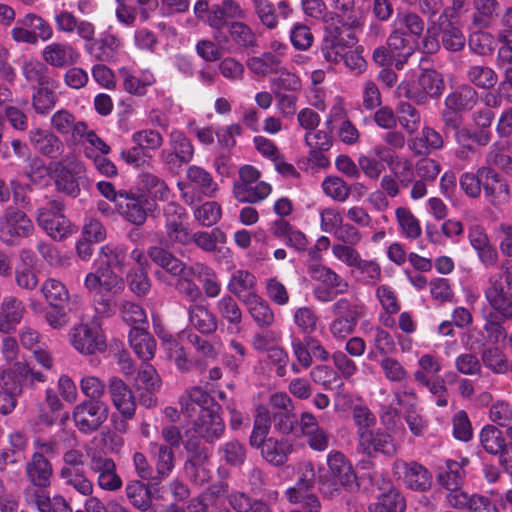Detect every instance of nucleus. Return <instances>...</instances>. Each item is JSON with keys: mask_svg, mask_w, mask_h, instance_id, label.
I'll use <instances>...</instances> for the list:
<instances>
[{"mask_svg": "<svg viewBox=\"0 0 512 512\" xmlns=\"http://www.w3.org/2000/svg\"><path fill=\"white\" fill-rule=\"evenodd\" d=\"M329 476L319 474L318 482L323 493H332L343 488L352 492L358 489L357 477L350 461L339 451H332L327 456Z\"/></svg>", "mask_w": 512, "mask_h": 512, "instance_id": "obj_1", "label": "nucleus"}, {"mask_svg": "<svg viewBox=\"0 0 512 512\" xmlns=\"http://www.w3.org/2000/svg\"><path fill=\"white\" fill-rule=\"evenodd\" d=\"M195 17L211 27L219 35L229 19H246V11L235 0H223L209 5L207 0H198L193 8Z\"/></svg>", "mask_w": 512, "mask_h": 512, "instance_id": "obj_2", "label": "nucleus"}, {"mask_svg": "<svg viewBox=\"0 0 512 512\" xmlns=\"http://www.w3.org/2000/svg\"><path fill=\"white\" fill-rule=\"evenodd\" d=\"M48 169L55 176L57 191L68 196L77 197L80 194L81 187L87 189L89 186L85 167L80 161L69 160V157H67L51 162Z\"/></svg>", "mask_w": 512, "mask_h": 512, "instance_id": "obj_3", "label": "nucleus"}, {"mask_svg": "<svg viewBox=\"0 0 512 512\" xmlns=\"http://www.w3.org/2000/svg\"><path fill=\"white\" fill-rule=\"evenodd\" d=\"M260 178V172L253 166L245 165L239 170V181L234 183L233 193L239 202L257 203L271 193V186L266 182L253 183Z\"/></svg>", "mask_w": 512, "mask_h": 512, "instance_id": "obj_4", "label": "nucleus"}, {"mask_svg": "<svg viewBox=\"0 0 512 512\" xmlns=\"http://www.w3.org/2000/svg\"><path fill=\"white\" fill-rule=\"evenodd\" d=\"M0 225V238L13 245L20 238H29L34 233V224L27 214L18 207L8 206Z\"/></svg>", "mask_w": 512, "mask_h": 512, "instance_id": "obj_5", "label": "nucleus"}, {"mask_svg": "<svg viewBox=\"0 0 512 512\" xmlns=\"http://www.w3.org/2000/svg\"><path fill=\"white\" fill-rule=\"evenodd\" d=\"M108 413L109 406L104 401L85 400L74 408L73 419L80 432L89 434L102 426Z\"/></svg>", "mask_w": 512, "mask_h": 512, "instance_id": "obj_6", "label": "nucleus"}, {"mask_svg": "<svg viewBox=\"0 0 512 512\" xmlns=\"http://www.w3.org/2000/svg\"><path fill=\"white\" fill-rule=\"evenodd\" d=\"M333 24H335L333 21L325 24L324 36L319 48V55L329 64L340 62L345 56L346 49L351 48L349 42L351 41L354 44L357 41L354 33L347 35L349 41L345 40L343 37L344 28Z\"/></svg>", "mask_w": 512, "mask_h": 512, "instance_id": "obj_7", "label": "nucleus"}, {"mask_svg": "<svg viewBox=\"0 0 512 512\" xmlns=\"http://www.w3.org/2000/svg\"><path fill=\"white\" fill-rule=\"evenodd\" d=\"M234 21L228 22L225 25L227 28V36H223L220 40L217 33L214 35V39L219 43H232L234 48L247 55L255 54L259 49V41L254 30L245 22L238 21L239 19H233Z\"/></svg>", "mask_w": 512, "mask_h": 512, "instance_id": "obj_8", "label": "nucleus"}, {"mask_svg": "<svg viewBox=\"0 0 512 512\" xmlns=\"http://www.w3.org/2000/svg\"><path fill=\"white\" fill-rule=\"evenodd\" d=\"M222 408L213 405V408L201 409L198 418L194 421L192 430L207 443L219 440L225 432V423L220 416Z\"/></svg>", "mask_w": 512, "mask_h": 512, "instance_id": "obj_9", "label": "nucleus"}, {"mask_svg": "<svg viewBox=\"0 0 512 512\" xmlns=\"http://www.w3.org/2000/svg\"><path fill=\"white\" fill-rule=\"evenodd\" d=\"M147 255L152 262L172 276L180 277L178 281L193 282L195 271L193 266H187L168 249L162 246H150Z\"/></svg>", "mask_w": 512, "mask_h": 512, "instance_id": "obj_10", "label": "nucleus"}, {"mask_svg": "<svg viewBox=\"0 0 512 512\" xmlns=\"http://www.w3.org/2000/svg\"><path fill=\"white\" fill-rule=\"evenodd\" d=\"M73 347L84 355H93L106 350V341L98 327L80 324L71 331Z\"/></svg>", "mask_w": 512, "mask_h": 512, "instance_id": "obj_11", "label": "nucleus"}, {"mask_svg": "<svg viewBox=\"0 0 512 512\" xmlns=\"http://www.w3.org/2000/svg\"><path fill=\"white\" fill-rule=\"evenodd\" d=\"M358 435L359 448L369 457H374L377 453L392 457L397 452L394 438L384 431L363 430Z\"/></svg>", "mask_w": 512, "mask_h": 512, "instance_id": "obj_12", "label": "nucleus"}, {"mask_svg": "<svg viewBox=\"0 0 512 512\" xmlns=\"http://www.w3.org/2000/svg\"><path fill=\"white\" fill-rule=\"evenodd\" d=\"M108 392L115 408L125 419L135 415L136 400L131 388L119 377L112 376L108 380Z\"/></svg>", "mask_w": 512, "mask_h": 512, "instance_id": "obj_13", "label": "nucleus"}, {"mask_svg": "<svg viewBox=\"0 0 512 512\" xmlns=\"http://www.w3.org/2000/svg\"><path fill=\"white\" fill-rule=\"evenodd\" d=\"M89 467L97 476V483L101 489L116 491L121 488L122 480L116 472V464L112 458L94 455Z\"/></svg>", "mask_w": 512, "mask_h": 512, "instance_id": "obj_14", "label": "nucleus"}, {"mask_svg": "<svg viewBox=\"0 0 512 512\" xmlns=\"http://www.w3.org/2000/svg\"><path fill=\"white\" fill-rule=\"evenodd\" d=\"M145 202H147V200L142 196L121 190L117 208L127 221L136 226H141L147 219V209L144 207Z\"/></svg>", "mask_w": 512, "mask_h": 512, "instance_id": "obj_15", "label": "nucleus"}, {"mask_svg": "<svg viewBox=\"0 0 512 512\" xmlns=\"http://www.w3.org/2000/svg\"><path fill=\"white\" fill-rule=\"evenodd\" d=\"M333 7L335 11L327 13L325 24L333 21L335 26L348 30L356 29L362 25L355 9V0H333Z\"/></svg>", "mask_w": 512, "mask_h": 512, "instance_id": "obj_16", "label": "nucleus"}, {"mask_svg": "<svg viewBox=\"0 0 512 512\" xmlns=\"http://www.w3.org/2000/svg\"><path fill=\"white\" fill-rule=\"evenodd\" d=\"M29 141L43 156L51 159H59L63 156L65 146L53 133L33 128L29 131Z\"/></svg>", "mask_w": 512, "mask_h": 512, "instance_id": "obj_17", "label": "nucleus"}, {"mask_svg": "<svg viewBox=\"0 0 512 512\" xmlns=\"http://www.w3.org/2000/svg\"><path fill=\"white\" fill-rule=\"evenodd\" d=\"M26 476L29 482L37 488H47L50 486L53 475L52 464L42 453H33L31 459L25 466Z\"/></svg>", "mask_w": 512, "mask_h": 512, "instance_id": "obj_18", "label": "nucleus"}, {"mask_svg": "<svg viewBox=\"0 0 512 512\" xmlns=\"http://www.w3.org/2000/svg\"><path fill=\"white\" fill-rule=\"evenodd\" d=\"M36 222L55 241H62L72 233L71 223L65 215L37 211Z\"/></svg>", "mask_w": 512, "mask_h": 512, "instance_id": "obj_19", "label": "nucleus"}, {"mask_svg": "<svg viewBox=\"0 0 512 512\" xmlns=\"http://www.w3.org/2000/svg\"><path fill=\"white\" fill-rule=\"evenodd\" d=\"M480 179L485 196L493 203L495 199L506 201L510 190L508 182L491 167L480 168Z\"/></svg>", "mask_w": 512, "mask_h": 512, "instance_id": "obj_20", "label": "nucleus"}, {"mask_svg": "<svg viewBox=\"0 0 512 512\" xmlns=\"http://www.w3.org/2000/svg\"><path fill=\"white\" fill-rule=\"evenodd\" d=\"M41 56L45 63L56 68L68 67L77 60V54L73 47L59 42L44 47L41 51Z\"/></svg>", "mask_w": 512, "mask_h": 512, "instance_id": "obj_21", "label": "nucleus"}, {"mask_svg": "<svg viewBox=\"0 0 512 512\" xmlns=\"http://www.w3.org/2000/svg\"><path fill=\"white\" fill-rule=\"evenodd\" d=\"M25 307L23 302L15 296L5 297L0 306V331L10 333L20 323Z\"/></svg>", "mask_w": 512, "mask_h": 512, "instance_id": "obj_22", "label": "nucleus"}, {"mask_svg": "<svg viewBox=\"0 0 512 512\" xmlns=\"http://www.w3.org/2000/svg\"><path fill=\"white\" fill-rule=\"evenodd\" d=\"M293 451L294 447L290 441L269 437L261 449V455L268 463L280 467L286 464Z\"/></svg>", "mask_w": 512, "mask_h": 512, "instance_id": "obj_23", "label": "nucleus"}, {"mask_svg": "<svg viewBox=\"0 0 512 512\" xmlns=\"http://www.w3.org/2000/svg\"><path fill=\"white\" fill-rule=\"evenodd\" d=\"M345 116L344 110L341 107H333L330 118L326 122L328 131L319 130L316 133H307L305 135V142L310 148L318 149L320 151H327L332 146V137L330 132L333 130V121L341 120Z\"/></svg>", "mask_w": 512, "mask_h": 512, "instance_id": "obj_24", "label": "nucleus"}, {"mask_svg": "<svg viewBox=\"0 0 512 512\" xmlns=\"http://www.w3.org/2000/svg\"><path fill=\"white\" fill-rule=\"evenodd\" d=\"M244 304L259 327H269L274 322V314L267 301L260 298L255 292L247 293Z\"/></svg>", "mask_w": 512, "mask_h": 512, "instance_id": "obj_25", "label": "nucleus"}, {"mask_svg": "<svg viewBox=\"0 0 512 512\" xmlns=\"http://www.w3.org/2000/svg\"><path fill=\"white\" fill-rule=\"evenodd\" d=\"M130 346L137 356L149 361L154 357L156 349L155 339L144 329L134 326L129 332Z\"/></svg>", "mask_w": 512, "mask_h": 512, "instance_id": "obj_26", "label": "nucleus"}, {"mask_svg": "<svg viewBox=\"0 0 512 512\" xmlns=\"http://www.w3.org/2000/svg\"><path fill=\"white\" fill-rule=\"evenodd\" d=\"M478 102V92L470 85H460L449 93L444 101L447 106L464 113L472 110Z\"/></svg>", "mask_w": 512, "mask_h": 512, "instance_id": "obj_27", "label": "nucleus"}, {"mask_svg": "<svg viewBox=\"0 0 512 512\" xmlns=\"http://www.w3.org/2000/svg\"><path fill=\"white\" fill-rule=\"evenodd\" d=\"M0 384L3 388L0 391V413L7 414L16 406V397L22 394L21 385L17 384L12 376L5 369L0 372Z\"/></svg>", "mask_w": 512, "mask_h": 512, "instance_id": "obj_28", "label": "nucleus"}, {"mask_svg": "<svg viewBox=\"0 0 512 512\" xmlns=\"http://www.w3.org/2000/svg\"><path fill=\"white\" fill-rule=\"evenodd\" d=\"M191 324L202 334H212L217 329V320L204 305L194 304L188 308Z\"/></svg>", "mask_w": 512, "mask_h": 512, "instance_id": "obj_29", "label": "nucleus"}, {"mask_svg": "<svg viewBox=\"0 0 512 512\" xmlns=\"http://www.w3.org/2000/svg\"><path fill=\"white\" fill-rule=\"evenodd\" d=\"M125 494L130 504L138 510L147 511L152 506L149 486L140 480H131L125 486Z\"/></svg>", "mask_w": 512, "mask_h": 512, "instance_id": "obj_30", "label": "nucleus"}, {"mask_svg": "<svg viewBox=\"0 0 512 512\" xmlns=\"http://www.w3.org/2000/svg\"><path fill=\"white\" fill-rule=\"evenodd\" d=\"M404 480L406 485L415 491H426L432 485L431 473L416 462H411L406 466Z\"/></svg>", "mask_w": 512, "mask_h": 512, "instance_id": "obj_31", "label": "nucleus"}, {"mask_svg": "<svg viewBox=\"0 0 512 512\" xmlns=\"http://www.w3.org/2000/svg\"><path fill=\"white\" fill-rule=\"evenodd\" d=\"M308 273L312 279L320 281L331 288H336V293H344L348 289V283L326 266L312 264L308 267Z\"/></svg>", "mask_w": 512, "mask_h": 512, "instance_id": "obj_32", "label": "nucleus"}, {"mask_svg": "<svg viewBox=\"0 0 512 512\" xmlns=\"http://www.w3.org/2000/svg\"><path fill=\"white\" fill-rule=\"evenodd\" d=\"M449 139L460 146L468 147L469 151H474L473 147L468 142L473 141L480 146H485L491 140V133L490 131H473L461 125L459 128L449 133Z\"/></svg>", "mask_w": 512, "mask_h": 512, "instance_id": "obj_33", "label": "nucleus"}, {"mask_svg": "<svg viewBox=\"0 0 512 512\" xmlns=\"http://www.w3.org/2000/svg\"><path fill=\"white\" fill-rule=\"evenodd\" d=\"M209 456L187 458L184 464V471L187 477L196 485H203L211 478V472L207 468Z\"/></svg>", "mask_w": 512, "mask_h": 512, "instance_id": "obj_34", "label": "nucleus"}, {"mask_svg": "<svg viewBox=\"0 0 512 512\" xmlns=\"http://www.w3.org/2000/svg\"><path fill=\"white\" fill-rule=\"evenodd\" d=\"M40 292L50 306L67 305L69 300V292L65 285L54 278L46 279L40 287Z\"/></svg>", "mask_w": 512, "mask_h": 512, "instance_id": "obj_35", "label": "nucleus"}, {"mask_svg": "<svg viewBox=\"0 0 512 512\" xmlns=\"http://www.w3.org/2000/svg\"><path fill=\"white\" fill-rule=\"evenodd\" d=\"M255 277L249 271L236 270L228 283V290L244 303L245 296L254 291Z\"/></svg>", "mask_w": 512, "mask_h": 512, "instance_id": "obj_36", "label": "nucleus"}, {"mask_svg": "<svg viewBox=\"0 0 512 512\" xmlns=\"http://www.w3.org/2000/svg\"><path fill=\"white\" fill-rule=\"evenodd\" d=\"M405 509V499L395 489L382 494L376 503L369 506L370 512H404Z\"/></svg>", "mask_w": 512, "mask_h": 512, "instance_id": "obj_37", "label": "nucleus"}, {"mask_svg": "<svg viewBox=\"0 0 512 512\" xmlns=\"http://www.w3.org/2000/svg\"><path fill=\"white\" fill-rule=\"evenodd\" d=\"M247 67L254 74L265 76L270 73H277L281 69V59L271 52H265L260 57L249 58Z\"/></svg>", "mask_w": 512, "mask_h": 512, "instance_id": "obj_38", "label": "nucleus"}, {"mask_svg": "<svg viewBox=\"0 0 512 512\" xmlns=\"http://www.w3.org/2000/svg\"><path fill=\"white\" fill-rule=\"evenodd\" d=\"M418 83L421 89L433 99H438L445 89L442 74L432 68L424 69L418 78Z\"/></svg>", "mask_w": 512, "mask_h": 512, "instance_id": "obj_39", "label": "nucleus"}, {"mask_svg": "<svg viewBox=\"0 0 512 512\" xmlns=\"http://www.w3.org/2000/svg\"><path fill=\"white\" fill-rule=\"evenodd\" d=\"M480 442L487 453L499 455L503 452L506 440L501 430L495 426L487 425L480 433Z\"/></svg>", "mask_w": 512, "mask_h": 512, "instance_id": "obj_40", "label": "nucleus"}, {"mask_svg": "<svg viewBox=\"0 0 512 512\" xmlns=\"http://www.w3.org/2000/svg\"><path fill=\"white\" fill-rule=\"evenodd\" d=\"M17 384L21 385V389L28 383L33 385L35 381L44 382L45 375L39 371H34L29 364L25 362H15L12 367L6 369Z\"/></svg>", "mask_w": 512, "mask_h": 512, "instance_id": "obj_41", "label": "nucleus"}, {"mask_svg": "<svg viewBox=\"0 0 512 512\" xmlns=\"http://www.w3.org/2000/svg\"><path fill=\"white\" fill-rule=\"evenodd\" d=\"M187 178L196 184L201 192L208 197H213L218 190L217 183L213 180L211 174L199 166L193 165L188 167Z\"/></svg>", "mask_w": 512, "mask_h": 512, "instance_id": "obj_42", "label": "nucleus"}, {"mask_svg": "<svg viewBox=\"0 0 512 512\" xmlns=\"http://www.w3.org/2000/svg\"><path fill=\"white\" fill-rule=\"evenodd\" d=\"M467 79L475 86L482 89H490L497 83L495 71L483 65H472L467 70Z\"/></svg>", "mask_w": 512, "mask_h": 512, "instance_id": "obj_43", "label": "nucleus"}, {"mask_svg": "<svg viewBox=\"0 0 512 512\" xmlns=\"http://www.w3.org/2000/svg\"><path fill=\"white\" fill-rule=\"evenodd\" d=\"M60 478L66 485L73 487L77 492L81 493L82 495L88 496L93 492V484L84 475L83 469L74 471L61 469Z\"/></svg>", "mask_w": 512, "mask_h": 512, "instance_id": "obj_44", "label": "nucleus"}, {"mask_svg": "<svg viewBox=\"0 0 512 512\" xmlns=\"http://www.w3.org/2000/svg\"><path fill=\"white\" fill-rule=\"evenodd\" d=\"M473 6L476 13L472 22L478 27H487L489 20L497 15L499 2L497 0H473Z\"/></svg>", "mask_w": 512, "mask_h": 512, "instance_id": "obj_45", "label": "nucleus"}, {"mask_svg": "<svg viewBox=\"0 0 512 512\" xmlns=\"http://www.w3.org/2000/svg\"><path fill=\"white\" fill-rule=\"evenodd\" d=\"M408 396H410L413 400L415 399V394L412 392L411 393L404 392L403 395H400L397 393L396 394L397 403L401 406H403V405L407 406V411H406V415H405L406 423H407L410 431L414 435L419 436L423 433V429L425 427V421L414 410V405H415L414 402L409 403V402L405 401L404 398L408 397Z\"/></svg>", "mask_w": 512, "mask_h": 512, "instance_id": "obj_46", "label": "nucleus"}, {"mask_svg": "<svg viewBox=\"0 0 512 512\" xmlns=\"http://www.w3.org/2000/svg\"><path fill=\"white\" fill-rule=\"evenodd\" d=\"M216 307L223 320L235 327L240 325L242 321V311L231 296L226 295L222 297L216 304Z\"/></svg>", "mask_w": 512, "mask_h": 512, "instance_id": "obj_47", "label": "nucleus"}, {"mask_svg": "<svg viewBox=\"0 0 512 512\" xmlns=\"http://www.w3.org/2000/svg\"><path fill=\"white\" fill-rule=\"evenodd\" d=\"M395 214L402 233L407 238L417 239L421 235L420 223L409 209L399 207L396 209Z\"/></svg>", "mask_w": 512, "mask_h": 512, "instance_id": "obj_48", "label": "nucleus"}, {"mask_svg": "<svg viewBox=\"0 0 512 512\" xmlns=\"http://www.w3.org/2000/svg\"><path fill=\"white\" fill-rule=\"evenodd\" d=\"M169 144L171 150L178 155L181 161L189 163L193 159L194 147L183 132L178 130L172 131L169 136Z\"/></svg>", "mask_w": 512, "mask_h": 512, "instance_id": "obj_49", "label": "nucleus"}, {"mask_svg": "<svg viewBox=\"0 0 512 512\" xmlns=\"http://www.w3.org/2000/svg\"><path fill=\"white\" fill-rule=\"evenodd\" d=\"M18 22L22 26L30 28L36 34L37 40L47 41L53 36V29L50 24L36 14L28 13Z\"/></svg>", "mask_w": 512, "mask_h": 512, "instance_id": "obj_50", "label": "nucleus"}, {"mask_svg": "<svg viewBox=\"0 0 512 512\" xmlns=\"http://www.w3.org/2000/svg\"><path fill=\"white\" fill-rule=\"evenodd\" d=\"M156 452V469L157 480L161 481L167 477L174 467V452L171 447L167 445H155Z\"/></svg>", "mask_w": 512, "mask_h": 512, "instance_id": "obj_51", "label": "nucleus"}, {"mask_svg": "<svg viewBox=\"0 0 512 512\" xmlns=\"http://www.w3.org/2000/svg\"><path fill=\"white\" fill-rule=\"evenodd\" d=\"M126 281L130 290L137 296H145L150 291L151 283L144 267L130 270Z\"/></svg>", "mask_w": 512, "mask_h": 512, "instance_id": "obj_52", "label": "nucleus"}, {"mask_svg": "<svg viewBox=\"0 0 512 512\" xmlns=\"http://www.w3.org/2000/svg\"><path fill=\"white\" fill-rule=\"evenodd\" d=\"M356 299L341 298L332 306V313L335 317L357 322L362 315L361 306Z\"/></svg>", "mask_w": 512, "mask_h": 512, "instance_id": "obj_53", "label": "nucleus"}, {"mask_svg": "<svg viewBox=\"0 0 512 512\" xmlns=\"http://www.w3.org/2000/svg\"><path fill=\"white\" fill-rule=\"evenodd\" d=\"M486 298H512V277L494 275L490 278V286L486 290Z\"/></svg>", "mask_w": 512, "mask_h": 512, "instance_id": "obj_54", "label": "nucleus"}, {"mask_svg": "<svg viewBox=\"0 0 512 512\" xmlns=\"http://www.w3.org/2000/svg\"><path fill=\"white\" fill-rule=\"evenodd\" d=\"M141 182L153 198L166 201L170 195V189L164 180L154 174L144 172L140 175Z\"/></svg>", "mask_w": 512, "mask_h": 512, "instance_id": "obj_55", "label": "nucleus"}, {"mask_svg": "<svg viewBox=\"0 0 512 512\" xmlns=\"http://www.w3.org/2000/svg\"><path fill=\"white\" fill-rule=\"evenodd\" d=\"M387 44L391 51L398 52V56L404 58L405 61L414 53V45L410 43L406 32L400 29H396L390 34Z\"/></svg>", "mask_w": 512, "mask_h": 512, "instance_id": "obj_56", "label": "nucleus"}, {"mask_svg": "<svg viewBox=\"0 0 512 512\" xmlns=\"http://www.w3.org/2000/svg\"><path fill=\"white\" fill-rule=\"evenodd\" d=\"M324 192L334 200L344 202L350 195L351 188L337 176H328L322 183Z\"/></svg>", "mask_w": 512, "mask_h": 512, "instance_id": "obj_57", "label": "nucleus"}, {"mask_svg": "<svg viewBox=\"0 0 512 512\" xmlns=\"http://www.w3.org/2000/svg\"><path fill=\"white\" fill-rule=\"evenodd\" d=\"M495 39L487 32H474L470 35L468 46L475 54L480 56H488L492 54Z\"/></svg>", "mask_w": 512, "mask_h": 512, "instance_id": "obj_58", "label": "nucleus"}, {"mask_svg": "<svg viewBox=\"0 0 512 512\" xmlns=\"http://www.w3.org/2000/svg\"><path fill=\"white\" fill-rule=\"evenodd\" d=\"M221 206L214 201L205 202L194 211L195 219L203 226L210 227L221 218Z\"/></svg>", "mask_w": 512, "mask_h": 512, "instance_id": "obj_59", "label": "nucleus"}, {"mask_svg": "<svg viewBox=\"0 0 512 512\" xmlns=\"http://www.w3.org/2000/svg\"><path fill=\"white\" fill-rule=\"evenodd\" d=\"M135 381L136 391H141L142 388L159 389L161 385L156 369L148 363L140 366Z\"/></svg>", "mask_w": 512, "mask_h": 512, "instance_id": "obj_60", "label": "nucleus"}, {"mask_svg": "<svg viewBox=\"0 0 512 512\" xmlns=\"http://www.w3.org/2000/svg\"><path fill=\"white\" fill-rule=\"evenodd\" d=\"M482 361L493 372L503 374L508 370V362L505 355L497 347L486 348L482 352Z\"/></svg>", "mask_w": 512, "mask_h": 512, "instance_id": "obj_61", "label": "nucleus"}, {"mask_svg": "<svg viewBox=\"0 0 512 512\" xmlns=\"http://www.w3.org/2000/svg\"><path fill=\"white\" fill-rule=\"evenodd\" d=\"M441 41L446 50L458 52L464 48L466 39L460 29L448 23L442 30Z\"/></svg>", "mask_w": 512, "mask_h": 512, "instance_id": "obj_62", "label": "nucleus"}, {"mask_svg": "<svg viewBox=\"0 0 512 512\" xmlns=\"http://www.w3.org/2000/svg\"><path fill=\"white\" fill-rule=\"evenodd\" d=\"M399 123L408 132L413 133L420 122L419 112L409 102H400L397 107Z\"/></svg>", "mask_w": 512, "mask_h": 512, "instance_id": "obj_63", "label": "nucleus"}, {"mask_svg": "<svg viewBox=\"0 0 512 512\" xmlns=\"http://www.w3.org/2000/svg\"><path fill=\"white\" fill-rule=\"evenodd\" d=\"M165 231L168 240H170L172 244L183 246L191 244L192 233L184 225L183 220L165 224Z\"/></svg>", "mask_w": 512, "mask_h": 512, "instance_id": "obj_64", "label": "nucleus"}]
</instances>
